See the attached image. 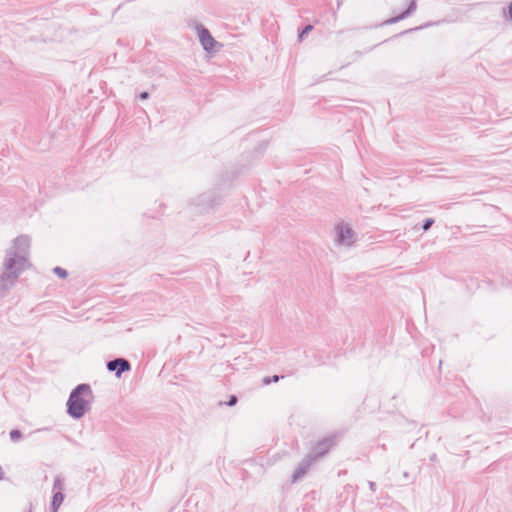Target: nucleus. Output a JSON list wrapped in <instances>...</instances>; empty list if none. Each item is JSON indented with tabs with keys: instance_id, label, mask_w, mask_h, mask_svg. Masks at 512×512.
<instances>
[{
	"instance_id": "1",
	"label": "nucleus",
	"mask_w": 512,
	"mask_h": 512,
	"mask_svg": "<svg viewBox=\"0 0 512 512\" xmlns=\"http://www.w3.org/2000/svg\"><path fill=\"white\" fill-rule=\"evenodd\" d=\"M90 389L86 385H80L75 389L68 400V412L75 418H80L88 409Z\"/></svg>"
},
{
	"instance_id": "2",
	"label": "nucleus",
	"mask_w": 512,
	"mask_h": 512,
	"mask_svg": "<svg viewBox=\"0 0 512 512\" xmlns=\"http://www.w3.org/2000/svg\"><path fill=\"white\" fill-rule=\"evenodd\" d=\"M198 36L202 46L206 51H212L216 47L217 43L207 29L203 27L199 28Z\"/></svg>"
},
{
	"instance_id": "3",
	"label": "nucleus",
	"mask_w": 512,
	"mask_h": 512,
	"mask_svg": "<svg viewBox=\"0 0 512 512\" xmlns=\"http://www.w3.org/2000/svg\"><path fill=\"white\" fill-rule=\"evenodd\" d=\"M107 367L110 371H116V375L119 377L122 372L128 371L130 369V364L127 360L120 358L110 361L107 364Z\"/></svg>"
},
{
	"instance_id": "4",
	"label": "nucleus",
	"mask_w": 512,
	"mask_h": 512,
	"mask_svg": "<svg viewBox=\"0 0 512 512\" xmlns=\"http://www.w3.org/2000/svg\"><path fill=\"white\" fill-rule=\"evenodd\" d=\"M352 231L349 227H340L339 230V241L341 243L350 244L352 239Z\"/></svg>"
},
{
	"instance_id": "5",
	"label": "nucleus",
	"mask_w": 512,
	"mask_h": 512,
	"mask_svg": "<svg viewBox=\"0 0 512 512\" xmlns=\"http://www.w3.org/2000/svg\"><path fill=\"white\" fill-rule=\"evenodd\" d=\"M63 500H64V496L61 492H56L54 494L53 500H52V506H53L54 512H56L57 509L61 506V504L63 503Z\"/></svg>"
},
{
	"instance_id": "6",
	"label": "nucleus",
	"mask_w": 512,
	"mask_h": 512,
	"mask_svg": "<svg viewBox=\"0 0 512 512\" xmlns=\"http://www.w3.org/2000/svg\"><path fill=\"white\" fill-rule=\"evenodd\" d=\"M54 273L56 275H58L59 277H61V278H66L67 275H68L67 271L65 269L61 268V267H55L54 268Z\"/></svg>"
},
{
	"instance_id": "7",
	"label": "nucleus",
	"mask_w": 512,
	"mask_h": 512,
	"mask_svg": "<svg viewBox=\"0 0 512 512\" xmlns=\"http://www.w3.org/2000/svg\"><path fill=\"white\" fill-rule=\"evenodd\" d=\"M313 29V26L311 25H307L304 30L301 32V34L299 35V39L302 40L304 35L308 34L310 31H312Z\"/></svg>"
},
{
	"instance_id": "8",
	"label": "nucleus",
	"mask_w": 512,
	"mask_h": 512,
	"mask_svg": "<svg viewBox=\"0 0 512 512\" xmlns=\"http://www.w3.org/2000/svg\"><path fill=\"white\" fill-rule=\"evenodd\" d=\"M10 437L12 440H18L21 437V433L18 430H13L10 432Z\"/></svg>"
},
{
	"instance_id": "9",
	"label": "nucleus",
	"mask_w": 512,
	"mask_h": 512,
	"mask_svg": "<svg viewBox=\"0 0 512 512\" xmlns=\"http://www.w3.org/2000/svg\"><path fill=\"white\" fill-rule=\"evenodd\" d=\"M432 224H433V220L432 219L426 220V222H425V224L423 226V229L424 230H428Z\"/></svg>"
},
{
	"instance_id": "10",
	"label": "nucleus",
	"mask_w": 512,
	"mask_h": 512,
	"mask_svg": "<svg viewBox=\"0 0 512 512\" xmlns=\"http://www.w3.org/2000/svg\"><path fill=\"white\" fill-rule=\"evenodd\" d=\"M236 402H237V398H236V396H231V398H230V401H229L228 405L232 406V405H234Z\"/></svg>"
},
{
	"instance_id": "11",
	"label": "nucleus",
	"mask_w": 512,
	"mask_h": 512,
	"mask_svg": "<svg viewBox=\"0 0 512 512\" xmlns=\"http://www.w3.org/2000/svg\"><path fill=\"white\" fill-rule=\"evenodd\" d=\"M148 97V93L147 92H143L140 94V98L141 99H146Z\"/></svg>"
},
{
	"instance_id": "12",
	"label": "nucleus",
	"mask_w": 512,
	"mask_h": 512,
	"mask_svg": "<svg viewBox=\"0 0 512 512\" xmlns=\"http://www.w3.org/2000/svg\"><path fill=\"white\" fill-rule=\"evenodd\" d=\"M509 15H510V18L512 19V2L509 6Z\"/></svg>"
},
{
	"instance_id": "13",
	"label": "nucleus",
	"mask_w": 512,
	"mask_h": 512,
	"mask_svg": "<svg viewBox=\"0 0 512 512\" xmlns=\"http://www.w3.org/2000/svg\"><path fill=\"white\" fill-rule=\"evenodd\" d=\"M278 380H279V377H278V376H274V377L272 378V381H274V382H277Z\"/></svg>"
},
{
	"instance_id": "14",
	"label": "nucleus",
	"mask_w": 512,
	"mask_h": 512,
	"mask_svg": "<svg viewBox=\"0 0 512 512\" xmlns=\"http://www.w3.org/2000/svg\"><path fill=\"white\" fill-rule=\"evenodd\" d=\"M270 383V380L268 378L264 379V384H269Z\"/></svg>"
}]
</instances>
